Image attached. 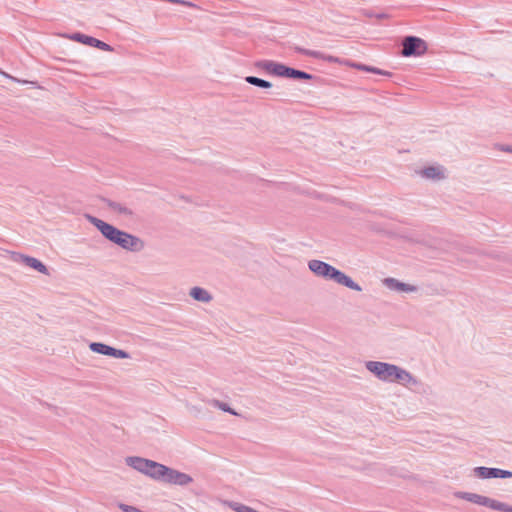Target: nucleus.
<instances>
[{"mask_svg":"<svg viewBox=\"0 0 512 512\" xmlns=\"http://www.w3.org/2000/svg\"><path fill=\"white\" fill-rule=\"evenodd\" d=\"M308 268L317 277H321L326 280H332L337 284L345 286L354 291H362L361 286L357 284L350 276L346 275L344 272L338 270L337 268L324 261L312 259L308 261Z\"/></svg>","mask_w":512,"mask_h":512,"instance_id":"obj_1","label":"nucleus"},{"mask_svg":"<svg viewBox=\"0 0 512 512\" xmlns=\"http://www.w3.org/2000/svg\"><path fill=\"white\" fill-rule=\"evenodd\" d=\"M125 463L145 476L163 482L166 465L139 456H128L125 458Z\"/></svg>","mask_w":512,"mask_h":512,"instance_id":"obj_2","label":"nucleus"},{"mask_svg":"<svg viewBox=\"0 0 512 512\" xmlns=\"http://www.w3.org/2000/svg\"><path fill=\"white\" fill-rule=\"evenodd\" d=\"M427 51L426 42L418 37H406L403 41L402 55L405 57L422 56Z\"/></svg>","mask_w":512,"mask_h":512,"instance_id":"obj_3","label":"nucleus"},{"mask_svg":"<svg viewBox=\"0 0 512 512\" xmlns=\"http://www.w3.org/2000/svg\"><path fill=\"white\" fill-rule=\"evenodd\" d=\"M113 243L125 250L133 252L140 251L144 247V243L140 238L122 230H119Z\"/></svg>","mask_w":512,"mask_h":512,"instance_id":"obj_4","label":"nucleus"},{"mask_svg":"<svg viewBox=\"0 0 512 512\" xmlns=\"http://www.w3.org/2000/svg\"><path fill=\"white\" fill-rule=\"evenodd\" d=\"M106 207L114 215L125 221H131L135 218L134 210L124 203L116 202L110 199H104Z\"/></svg>","mask_w":512,"mask_h":512,"instance_id":"obj_5","label":"nucleus"},{"mask_svg":"<svg viewBox=\"0 0 512 512\" xmlns=\"http://www.w3.org/2000/svg\"><path fill=\"white\" fill-rule=\"evenodd\" d=\"M163 482L170 485L187 486L193 482V478L184 472L167 466Z\"/></svg>","mask_w":512,"mask_h":512,"instance_id":"obj_6","label":"nucleus"},{"mask_svg":"<svg viewBox=\"0 0 512 512\" xmlns=\"http://www.w3.org/2000/svg\"><path fill=\"white\" fill-rule=\"evenodd\" d=\"M68 38L70 40H73V41H76V42H79V43H82V44H85V45H88L91 47H96L103 51H108V52L113 51L112 46H110L109 44H107L101 40H98L92 36H88V35H85V34H82L79 32L69 35Z\"/></svg>","mask_w":512,"mask_h":512,"instance_id":"obj_7","label":"nucleus"},{"mask_svg":"<svg viewBox=\"0 0 512 512\" xmlns=\"http://www.w3.org/2000/svg\"><path fill=\"white\" fill-rule=\"evenodd\" d=\"M88 219L90 223H92L106 239L114 242L116 236L118 235L119 229L93 216H88Z\"/></svg>","mask_w":512,"mask_h":512,"instance_id":"obj_8","label":"nucleus"},{"mask_svg":"<svg viewBox=\"0 0 512 512\" xmlns=\"http://www.w3.org/2000/svg\"><path fill=\"white\" fill-rule=\"evenodd\" d=\"M458 497L466 499L467 501L478 504V505L487 506L491 509L501 508V506L498 505V501L493 500L488 497H485V496H482V495H479V494L461 493L458 495Z\"/></svg>","mask_w":512,"mask_h":512,"instance_id":"obj_9","label":"nucleus"},{"mask_svg":"<svg viewBox=\"0 0 512 512\" xmlns=\"http://www.w3.org/2000/svg\"><path fill=\"white\" fill-rule=\"evenodd\" d=\"M386 380L398 381L401 384H408L412 379L411 376L404 370L386 364Z\"/></svg>","mask_w":512,"mask_h":512,"instance_id":"obj_10","label":"nucleus"},{"mask_svg":"<svg viewBox=\"0 0 512 512\" xmlns=\"http://www.w3.org/2000/svg\"><path fill=\"white\" fill-rule=\"evenodd\" d=\"M475 473L477 476L481 478H508L512 477V472L501 470L497 468H486V467H477L475 469Z\"/></svg>","mask_w":512,"mask_h":512,"instance_id":"obj_11","label":"nucleus"},{"mask_svg":"<svg viewBox=\"0 0 512 512\" xmlns=\"http://www.w3.org/2000/svg\"><path fill=\"white\" fill-rule=\"evenodd\" d=\"M282 63L272 60H261L256 63V67L266 71L268 74L278 76L280 74Z\"/></svg>","mask_w":512,"mask_h":512,"instance_id":"obj_12","label":"nucleus"},{"mask_svg":"<svg viewBox=\"0 0 512 512\" xmlns=\"http://www.w3.org/2000/svg\"><path fill=\"white\" fill-rule=\"evenodd\" d=\"M21 260L28 267L35 269L42 274H48L47 267L38 259L30 256H21Z\"/></svg>","mask_w":512,"mask_h":512,"instance_id":"obj_13","label":"nucleus"},{"mask_svg":"<svg viewBox=\"0 0 512 512\" xmlns=\"http://www.w3.org/2000/svg\"><path fill=\"white\" fill-rule=\"evenodd\" d=\"M295 50L306 56H310L317 59H322L328 62H337V58L331 55H325L320 51L308 50L300 47H296Z\"/></svg>","mask_w":512,"mask_h":512,"instance_id":"obj_14","label":"nucleus"},{"mask_svg":"<svg viewBox=\"0 0 512 512\" xmlns=\"http://www.w3.org/2000/svg\"><path fill=\"white\" fill-rule=\"evenodd\" d=\"M189 294L194 300L199 302L208 303L212 300L211 294L201 287H193Z\"/></svg>","mask_w":512,"mask_h":512,"instance_id":"obj_15","label":"nucleus"},{"mask_svg":"<svg viewBox=\"0 0 512 512\" xmlns=\"http://www.w3.org/2000/svg\"><path fill=\"white\" fill-rule=\"evenodd\" d=\"M365 366L369 372L375 374L380 380H384V362L368 361Z\"/></svg>","mask_w":512,"mask_h":512,"instance_id":"obj_16","label":"nucleus"},{"mask_svg":"<svg viewBox=\"0 0 512 512\" xmlns=\"http://www.w3.org/2000/svg\"><path fill=\"white\" fill-rule=\"evenodd\" d=\"M386 287L392 290L403 291V292H413L415 291V287L409 284L398 282L395 279H386Z\"/></svg>","mask_w":512,"mask_h":512,"instance_id":"obj_17","label":"nucleus"},{"mask_svg":"<svg viewBox=\"0 0 512 512\" xmlns=\"http://www.w3.org/2000/svg\"><path fill=\"white\" fill-rule=\"evenodd\" d=\"M420 173L423 177L428 179H441L444 177V173L440 167H428Z\"/></svg>","mask_w":512,"mask_h":512,"instance_id":"obj_18","label":"nucleus"},{"mask_svg":"<svg viewBox=\"0 0 512 512\" xmlns=\"http://www.w3.org/2000/svg\"><path fill=\"white\" fill-rule=\"evenodd\" d=\"M245 81L251 85H254V86H257L260 88L268 89V88L272 87V84L269 81H266L264 79H261V78L255 77V76H247V77H245Z\"/></svg>","mask_w":512,"mask_h":512,"instance_id":"obj_19","label":"nucleus"},{"mask_svg":"<svg viewBox=\"0 0 512 512\" xmlns=\"http://www.w3.org/2000/svg\"><path fill=\"white\" fill-rule=\"evenodd\" d=\"M105 355L106 356H111V357H114V358H119V359H127V358L130 357L129 354L126 351L121 350V349H116V348L111 347V346H108Z\"/></svg>","mask_w":512,"mask_h":512,"instance_id":"obj_20","label":"nucleus"},{"mask_svg":"<svg viewBox=\"0 0 512 512\" xmlns=\"http://www.w3.org/2000/svg\"><path fill=\"white\" fill-rule=\"evenodd\" d=\"M226 504L236 512H256L253 508L234 501H228Z\"/></svg>","mask_w":512,"mask_h":512,"instance_id":"obj_21","label":"nucleus"},{"mask_svg":"<svg viewBox=\"0 0 512 512\" xmlns=\"http://www.w3.org/2000/svg\"><path fill=\"white\" fill-rule=\"evenodd\" d=\"M297 71V69L282 64L279 77L295 79Z\"/></svg>","mask_w":512,"mask_h":512,"instance_id":"obj_22","label":"nucleus"},{"mask_svg":"<svg viewBox=\"0 0 512 512\" xmlns=\"http://www.w3.org/2000/svg\"><path fill=\"white\" fill-rule=\"evenodd\" d=\"M109 345H106L104 343H100V342H92L90 343L89 345V348L92 352H95V353H98V354H102V355H105L106 354V351H107V348H108Z\"/></svg>","mask_w":512,"mask_h":512,"instance_id":"obj_23","label":"nucleus"},{"mask_svg":"<svg viewBox=\"0 0 512 512\" xmlns=\"http://www.w3.org/2000/svg\"><path fill=\"white\" fill-rule=\"evenodd\" d=\"M214 405L218 408H220L221 410L225 411V412H228V413H231L233 415H235L236 413L234 412L233 409H231L228 404L226 403H223V402H220V401H217L215 400L214 401Z\"/></svg>","mask_w":512,"mask_h":512,"instance_id":"obj_24","label":"nucleus"},{"mask_svg":"<svg viewBox=\"0 0 512 512\" xmlns=\"http://www.w3.org/2000/svg\"><path fill=\"white\" fill-rule=\"evenodd\" d=\"M312 78H313V75H311L305 71H301V70L297 71V74L295 77V79H299V80H311Z\"/></svg>","mask_w":512,"mask_h":512,"instance_id":"obj_25","label":"nucleus"},{"mask_svg":"<svg viewBox=\"0 0 512 512\" xmlns=\"http://www.w3.org/2000/svg\"><path fill=\"white\" fill-rule=\"evenodd\" d=\"M119 507L123 512H143L134 506H130V505H126V504H120Z\"/></svg>","mask_w":512,"mask_h":512,"instance_id":"obj_26","label":"nucleus"},{"mask_svg":"<svg viewBox=\"0 0 512 512\" xmlns=\"http://www.w3.org/2000/svg\"><path fill=\"white\" fill-rule=\"evenodd\" d=\"M498 505H500L501 508H494V510H500V511H504V512H512V507L507 506L506 504L499 502V501H498Z\"/></svg>","mask_w":512,"mask_h":512,"instance_id":"obj_27","label":"nucleus"},{"mask_svg":"<svg viewBox=\"0 0 512 512\" xmlns=\"http://www.w3.org/2000/svg\"><path fill=\"white\" fill-rule=\"evenodd\" d=\"M505 150H506V151H510V152H512V149H509V148H507V149H505Z\"/></svg>","mask_w":512,"mask_h":512,"instance_id":"obj_28","label":"nucleus"}]
</instances>
